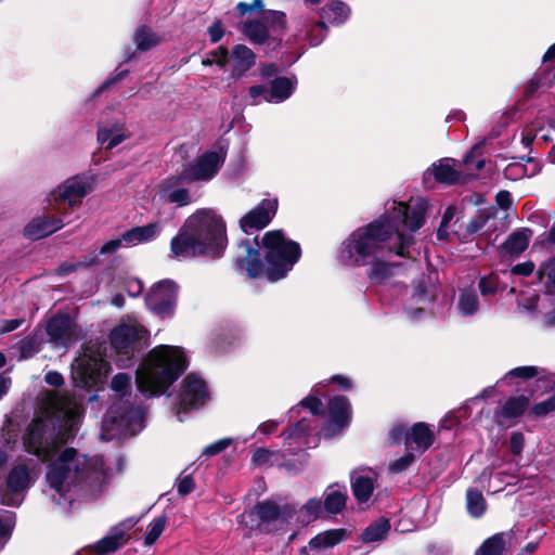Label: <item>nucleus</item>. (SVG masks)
<instances>
[{"instance_id": "nucleus-1", "label": "nucleus", "mask_w": 555, "mask_h": 555, "mask_svg": "<svg viewBox=\"0 0 555 555\" xmlns=\"http://www.w3.org/2000/svg\"><path fill=\"white\" fill-rule=\"evenodd\" d=\"M49 406L36 418L24 437L29 453L47 462V494L62 509H67L82 490L94 493L106 481L102 457L87 459L73 448H62L76 430L81 403L67 395L52 393Z\"/></svg>"}, {"instance_id": "nucleus-2", "label": "nucleus", "mask_w": 555, "mask_h": 555, "mask_svg": "<svg viewBox=\"0 0 555 555\" xmlns=\"http://www.w3.org/2000/svg\"><path fill=\"white\" fill-rule=\"evenodd\" d=\"M427 207V201L422 197L409 203L387 202L380 218L358 228L343 242L337 256L339 262L364 267L382 256H406L414 243L413 233L424 223Z\"/></svg>"}, {"instance_id": "nucleus-3", "label": "nucleus", "mask_w": 555, "mask_h": 555, "mask_svg": "<svg viewBox=\"0 0 555 555\" xmlns=\"http://www.w3.org/2000/svg\"><path fill=\"white\" fill-rule=\"evenodd\" d=\"M264 262L259 259V250L249 241L238 245V268L245 269L253 279L266 278L270 282L283 279L300 257L299 245L287 240L282 231L273 230L264 233L262 245Z\"/></svg>"}, {"instance_id": "nucleus-4", "label": "nucleus", "mask_w": 555, "mask_h": 555, "mask_svg": "<svg viewBox=\"0 0 555 555\" xmlns=\"http://www.w3.org/2000/svg\"><path fill=\"white\" fill-rule=\"evenodd\" d=\"M225 223L212 209H198L185 220L171 240V251L177 258L198 255L219 256L227 247Z\"/></svg>"}, {"instance_id": "nucleus-5", "label": "nucleus", "mask_w": 555, "mask_h": 555, "mask_svg": "<svg viewBox=\"0 0 555 555\" xmlns=\"http://www.w3.org/2000/svg\"><path fill=\"white\" fill-rule=\"evenodd\" d=\"M188 366L182 348L160 345L152 349L137 371V385L146 396H160Z\"/></svg>"}, {"instance_id": "nucleus-6", "label": "nucleus", "mask_w": 555, "mask_h": 555, "mask_svg": "<svg viewBox=\"0 0 555 555\" xmlns=\"http://www.w3.org/2000/svg\"><path fill=\"white\" fill-rule=\"evenodd\" d=\"M538 278L543 286L542 293L530 286L519 292L518 308L541 315L544 323L555 325V257L541 264Z\"/></svg>"}, {"instance_id": "nucleus-7", "label": "nucleus", "mask_w": 555, "mask_h": 555, "mask_svg": "<svg viewBox=\"0 0 555 555\" xmlns=\"http://www.w3.org/2000/svg\"><path fill=\"white\" fill-rule=\"evenodd\" d=\"M143 427V413L128 406L124 401L114 403L106 413L102 425V438L114 439L132 436Z\"/></svg>"}, {"instance_id": "nucleus-8", "label": "nucleus", "mask_w": 555, "mask_h": 555, "mask_svg": "<svg viewBox=\"0 0 555 555\" xmlns=\"http://www.w3.org/2000/svg\"><path fill=\"white\" fill-rule=\"evenodd\" d=\"M108 371L99 346L87 347L72 364V376L79 387L90 388L102 383Z\"/></svg>"}, {"instance_id": "nucleus-9", "label": "nucleus", "mask_w": 555, "mask_h": 555, "mask_svg": "<svg viewBox=\"0 0 555 555\" xmlns=\"http://www.w3.org/2000/svg\"><path fill=\"white\" fill-rule=\"evenodd\" d=\"M93 190V180L86 176H74L57 186H55L47 196L49 203H65L70 207H75L81 203Z\"/></svg>"}, {"instance_id": "nucleus-10", "label": "nucleus", "mask_w": 555, "mask_h": 555, "mask_svg": "<svg viewBox=\"0 0 555 555\" xmlns=\"http://www.w3.org/2000/svg\"><path fill=\"white\" fill-rule=\"evenodd\" d=\"M209 399L206 382L197 374L191 373L181 382L177 398V414L204 405Z\"/></svg>"}, {"instance_id": "nucleus-11", "label": "nucleus", "mask_w": 555, "mask_h": 555, "mask_svg": "<svg viewBox=\"0 0 555 555\" xmlns=\"http://www.w3.org/2000/svg\"><path fill=\"white\" fill-rule=\"evenodd\" d=\"M225 156L227 152L222 147L207 151L183 170L182 178L191 182L209 181L223 165Z\"/></svg>"}, {"instance_id": "nucleus-12", "label": "nucleus", "mask_w": 555, "mask_h": 555, "mask_svg": "<svg viewBox=\"0 0 555 555\" xmlns=\"http://www.w3.org/2000/svg\"><path fill=\"white\" fill-rule=\"evenodd\" d=\"M176 300L177 285L170 280L154 284L146 296L149 309L159 318H169L173 314Z\"/></svg>"}, {"instance_id": "nucleus-13", "label": "nucleus", "mask_w": 555, "mask_h": 555, "mask_svg": "<svg viewBox=\"0 0 555 555\" xmlns=\"http://www.w3.org/2000/svg\"><path fill=\"white\" fill-rule=\"evenodd\" d=\"M149 336L147 330L134 320H129L119 324L111 332L112 346L124 352H129L135 344L146 341Z\"/></svg>"}, {"instance_id": "nucleus-14", "label": "nucleus", "mask_w": 555, "mask_h": 555, "mask_svg": "<svg viewBox=\"0 0 555 555\" xmlns=\"http://www.w3.org/2000/svg\"><path fill=\"white\" fill-rule=\"evenodd\" d=\"M278 208L276 198L263 199L256 208L246 214L240 221L245 233L260 230L269 224Z\"/></svg>"}, {"instance_id": "nucleus-15", "label": "nucleus", "mask_w": 555, "mask_h": 555, "mask_svg": "<svg viewBox=\"0 0 555 555\" xmlns=\"http://www.w3.org/2000/svg\"><path fill=\"white\" fill-rule=\"evenodd\" d=\"M330 420L321 434L325 438H331L343 428L348 426L351 416L350 403L345 397H336L330 401Z\"/></svg>"}, {"instance_id": "nucleus-16", "label": "nucleus", "mask_w": 555, "mask_h": 555, "mask_svg": "<svg viewBox=\"0 0 555 555\" xmlns=\"http://www.w3.org/2000/svg\"><path fill=\"white\" fill-rule=\"evenodd\" d=\"M31 477L24 465L15 466L7 480V489L3 494V503L7 505H20L23 500L22 493L29 488Z\"/></svg>"}, {"instance_id": "nucleus-17", "label": "nucleus", "mask_w": 555, "mask_h": 555, "mask_svg": "<svg viewBox=\"0 0 555 555\" xmlns=\"http://www.w3.org/2000/svg\"><path fill=\"white\" fill-rule=\"evenodd\" d=\"M153 205L176 204L179 207L191 203L189 191L179 185V179L170 178L162 182L152 198Z\"/></svg>"}, {"instance_id": "nucleus-18", "label": "nucleus", "mask_w": 555, "mask_h": 555, "mask_svg": "<svg viewBox=\"0 0 555 555\" xmlns=\"http://www.w3.org/2000/svg\"><path fill=\"white\" fill-rule=\"evenodd\" d=\"M47 332L51 340L63 348H68L77 339L76 328L65 315L51 319Z\"/></svg>"}, {"instance_id": "nucleus-19", "label": "nucleus", "mask_w": 555, "mask_h": 555, "mask_svg": "<svg viewBox=\"0 0 555 555\" xmlns=\"http://www.w3.org/2000/svg\"><path fill=\"white\" fill-rule=\"evenodd\" d=\"M256 515L263 522H278L281 526L295 516V508L291 505L279 506L272 502L257 504L248 516Z\"/></svg>"}, {"instance_id": "nucleus-20", "label": "nucleus", "mask_w": 555, "mask_h": 555, "mask_svg": "<svg viewBox=\"0 0 555 555\" xmlns=\"http://www.w3.org/2000/svg\"><path fill=\"white\" fill-rule=\"evenodd\" d=\"M130 134L125 122L113 121L99 127L96 139L105 149L112 150L127 140Z\"/></svg>"}, {"instance_id": "nucleus-21", "label": "nucleus", "mask_w": 555, "mask_h": 555, "mask_svg": "<svg viewBox=\"0 0 555 555\" xmlns=\"http://www.w3.org/2000/svg\"><path fill=\"white\" fill-rule=\"evenodd\" d=\"M63 228L60 218L42 216L34 218L24 228V235L33 241L43 238Z\"/></svg>"}, {"instance_id": "nucleus-22", "label": "nucleus", "mask_w": 555, "mask_h": 555, "mask_svg": "<svg viewBox=\"0 0 555 555\" xmlns=\"http://www.w3.org/2000/svg\"><path fill=\"white\" fill-rule=\"evenodd\" d=\"M388 256H382L367 263L366 275L373 284H385L392 279L400 267L398 263L391 262Z\"/></svg>"}, {"instance_id": "nucleus-23", "label": "nucleus", "mask_w": 555, "mask_h": 555, "mask_svg": "<svg viewBox=\"0 0 555 555\" xmlns=\"http://www.w3.org/2000/svg\"><path fill=\"white\" fill-rule=\"evenodd\" d=\"M375 472L371 469L356 470L351 475V487L358 502H366L373 493Z\"/></svg>"}, {"instance_id": "nucleus-24", "label": "nucleus", "mask_w": 555, "mask_h": 555, "mask_svg": "<svg viewBox=\"0 0 555 555\" xmlns=\"http://www.w3.org/2000/svg\"><path fill=\"white\" fill-rule=\"evenodd\" d=\"M230 62L232 67L231 76L240 78L256 63L255 53L244 44H236L233 47Z\"/></svg>"}, {"instance_id": "nucleus-25", "label": "nucleus", "mask_w": 555, "mask_h": 555, "mask_svg": "<svg viewBox=\"0 0 555 555\" xmlns=\"http://www.w3.org/2000/svg\"><path fill=\"white\" fill-rule=\"evenodd\" d=\"M456 162L452 158H443L434 164L425 172V179L433 176L436 181L443 184H453L459 181L460 172L455 168Z\"/></svg>"}, {"instance_id": "nucleus-26", "label": "nucleus", "mask_w": 555, "mask_h": 555, "mask_svg": "<svg viewBox=\"0 0 555 555\" xmlns=\"http://www.w3.org/2000/svg\"><path fill=\"white\" fill-rule=\"evenodd\" d=\"M160 221L152 222L142 227H134L124 233V241L128 246L147 243L155 240L162 232Z\"/></svg>"}, {"instance_id": "nucleus-27", "label": "nucleus", "mask_w": 555, "mask_h": 555, "mask_svg": "<svg viewBox=\"0 0 555 555\" xmlns=\"http://www.w3.org/2000/svg\"><path fill=\"white\" fill-rule=\"evenodd\" d=\"M348 537V531L344 528L330 529L320 532L309 541V547L317 551L332 548Z\"/></svg>"}, {"instance_id": "nucleus-28", "label": "nucleus", "mask_w": 555, "mask_h": 555, "mask_svg": "<svg viewBox=\"0 0 555 555\" xmlns=\"http://www.w3.org/2000/svg\"><path fill=\"white\" fill-rule=\"evenodd\" d=\"M434 442V434L424 423H417L406 436L405 443L409 447L415 446L414 449L421 452L427 450Z\"/></svg>"}, {"instance_id": "nucleus-29", "label": "nucleus", "mask_w": 555, "mask_h": 555, "mask_svg": "<svg viewBox=\"0 0 555 555\" xmlns=\"http://www.w3.org/2000/svg\"><path fill=\"white\" fill-rule=\"evenodd\" d=\"M127 541L124 530L114 529L103 539L96 542L94 551L98 555H106L121 547Z\"/></svg>"}, {"instance_id": "nucleus-30", "label": "nucleus", "mask_w": 555, "mask_h": 555, "mask_svg": "<svg viewBox=\"0 0 555 555\" xmlns=\"http://www.w3.org/2000/svg\"><path fill=\"white\" fill-rule=\"evenodd\" d=\"M295 81L286 77H279L274 79L266 96V101L272 103H280L291 96L295 88Z\"/></svg>"}, {"instance_id": "nucleus-31", "label": "nucleus", "mask_w": 555, "mask_h": 555, "mask_svg": "<svg viewBox=\"0 0 555 555\" xmlns=\"http://www.w3.org/2000/svg\"><path fill=\"white\" fill-rule=\"evenodd\" d=\"M531 231L524 229L512 233L503 244V248L511 255H519L529 245Z\"/></svg>"}, {"instance_id": "nucleus-32", "label": "nucleus", "mask_w": 555, "mask_h": 555, "mask_svg": "<svg viewBox=\"0 0 555 555\" xmlns=\"http://www.w3.org/2000/svg\"><path fill=\"white\" fill-rule=\"evenodd\" d=\"M350 14V9L346 3L339 0L332 1L326 9H322V18L327 20L332 24L344 23Z\"/></svg>"}, {"instance_id": "nucleus-33", "label": "nucleus", "mask_w": 555, "mask_h": 555, "mask_svg": "<svg viewBox=\"0 0 555 555\" xmlns=\"http://www.w3.org/2000/svg\"><path fill=\"white\" fill-rule=\"evenodd\" d=\"M346 490L345 488L330 487L325 495L324 507L328 513L337 514L341 512L346 505Z\"/></svg>"}, {"instance_id": "nucleus-34", "label": "nucleus", "mask_w": 555, "mask_h": 555, "mask_svg": "<svg viewBox=\"0 0 555 555\" xmlns=\"http://www.w3.org/2000/svg\"><path fill=\"white\" fill-rule=\"evenodd\" d=\"M390 529V524L386 518H379L370 525L362 533L361 540L364 543L377 542L383 540Z\"/></svg>"}, {"instance_id": "nucleus-35", "label": "nucleus", "mask_w": 555, "mask_h": 555, "mask_svg": "<svg viewBox=\"0 0 555 555\" xmlns=\"http://www.w3.org/2000/svg\"><path fill=\"white\" fill-rule=\"evenodd\" d=\"M268 27L260 21H249L242 26V33L255 43H263L268 38Z\"/></svg>"}, {"instance_id": "nucleus-36", "label": "nucleus", "mask_w": 555, "mask_h": 555, "mask_svg": "<svg viewBox=\"0 0 555 555\" xmlns=\"http://www.w3.org/2000/svg\"><path fill=\"white\" fill-rule=\"evenodd\" d=\"M467 512L473 517H480L486 511V501L481 492L469 489L466 493Z\"/></svg>"}, {"instance_id": "nucleus-37", "label": "nucleus", "mask_w": 555, "mask_h": 555, "mask_svg": "<svg viewBox=\"0 0 555 555\" xmlns=\"http://www.w3.org/2000/svg\"><path fill=\"white\" fill-rule=\"evenodd\" d=\"M323 512V504L320 499H310L300 508V521L302 524H309L321 516Z\"/></svg>"}, {"instance_id": "nucleus-38", "label": "nucleus", "mask_w": 555, "mask_h": 555, "mask_svg": "<svg viewBox=\"0 0 555 555\" xmlns=\"http://www.w3.org/2000/svg\"><path fill=\"white\" fill-rule=\"evenodd\" d=\"M528 404V399L525 397L512 398L504 404L501 416L507 420L517 417L524 413Z\"/></svg>"}, {"instance_id": "nucleus-39", "label": "nucleus", "mask_w": 555, "mask_h": 555, "mask_svg": "<svg viewBox=\"0 0 555 555\" xmlns=\"http://www.w3.org/2000/svg\"><path fill=\"white\" fill-rule=\"evenodd\" d=\"M506 534L498 533L489 538L480 546L477 555H500L505 546Z\"/></svg>"}, {"instance_id": "nucleus-40", "label": "nucleus", "mask_w": 555, "mask_h": 555, "mask_svg": "<svg viewBox=\"0 0 555 555\" xmlns=\"http://www.w3.org/2000/svg\"><path fill=\"white\" fill-rule=\"evenodd\" d=\"M478 297L475 293L463 292L459 298L457 309L464 317L473 315L478 311Z\"/></svg>"}, {"instance_id": "nucleus-41", "label": "nucleus", "mask_w": 555, "mask_h": 555, "mask_svg": "<svg viewBox=\"0 0 555 555\" xmlns=\"http://www.w3.org/2000/svg\"><path fill=\"white\" fill-rule=\"evenodd\" d=\"M159 42V38L145 27H141L134 35V43L139 51H146L155 47Z\"/></svg>"}, {"instance_id": "nucleus-42", "label": "nucleus", "mask_w": 555, "mask_h": 555, "mask_svg": "<svg viewBox=\"0 0 555 555\" xmlns=\"http://www.w3.org/2000/svg\"><path fill=\"white\" fill-rule=\"evenodd\" d=\"M165 526H166V517L165 516H160V517L154 519L149 525V531H147V534L144 540L145 545L150 546V545L154 544L156 542V540L159 538V535L162 534V532L164 531Z\"/></svg>"}, {"instance_id": "nucleus-43", "label": "nucleus", "mask_w": 555, "mask_h": 555, "mask_svg": "<svg viewBox=\"0 0 555 555\" xmlns=\"http://www.w3.org/2000/svg\"><path fill=\"white\" fill-rule=\"evenodd\" d=\"M230 60L229 52L225 48L219 47L217 50L211 51L208 56L203 61V65L208 66L216 64L223 67Z\"/></svg>"}, {"instance_id": "nucleus-44", "label": "nucleus", "mask_w": 555, "mask_h": 555, "mask_svg": "<svg viewBox=\"0 0 555 555\" xmlns=\"http://www.w3.org/2000/svg\"><path fill=\"white\" fill-rule=\"evenodd\" d=\"M130 385V377L125 373H119L114 376L111 387L120 397L127 393Z\"/></svg>"}, {"instance_id": "nucleus-45", "label": "nucleus", "mask_w": 555, "mask_h": 555, "mask_svg": "<svg viewBox=\"0 0 555 555\" xmlns=\"http://www.w3.org/2000/svg\"><path fill=\"white\" fill-rule=\"evenodd\" d=\"M455 212H456V209L453 206H449L446 209V211H444V214L442 216V220H441L440 227H439L438 232H437L438 237L440 240L447 238L449 224L452 221V219L454 218Z\"/></svg>"}, {"instance_id": "nucleus-46", "label": "nucleus", "mask_w": 555, "mask_h": 555, "mask_svg": "<svg viewBox=\"0 0 555 555\" xmlns=\"http://www.w3.org/2000/svg\"><path fill=\"white\" fill-rule=\"evenodd\" d=\"M555 411V396L533 405L531 412L535 416H545Z\"/></svg>"}, {"instance_id": "nucleus-47", "label": "nucleus", "mask_w": 555, "mask_h": 555, "mask_svg": "<svg viewBox=\"0 0 555 555\" xmlns=\"http://www.w3.org/2000/svg\"><path fill=\"white\" fill-rule=\"evenodd\" d=\"M231 443H232L231 438L220 439V440L207 446L204 449L203 454L207 455V456L216 455V454L220 453L221 451H223L224 449H227Z\"/></svg>"}, {"instance_id": "nucleus-48", "label": "nucleus", "mask_w": 555, "mask_h": 555, "mask_svg": "<svg viewBox=\"0 0 555 555\" xmlns=\"http://www.w3.org/2000/svg\"><path fill=\"white\" fill-rule=\"evenodd\" d=\"M414 461V455L410 452L405 453L402 457L393 461L389 465V469L392 473H400L404 469H406Z\"/></svg>"}, {"instance_id": "nucleus-49", "label": "nucleus", "mask_w": 555, "mask_h": 555, "mask_svg": "<svg viewBox=\"0 0 555 555\" xmlns=\"http://www.w3.org/2000/svg\"><path fill=\"white\" fill-rule=\"evenodd\" d=\"M121 247H128V244H126V241H124V234L118 238L111 240V241L106 242L100 248V254H102V255L114 254Z\"/></svg>"}, {"instance_id": "nucleus-50", "label": "nucleus", "mask_w": 555, "mask_h": 555, "mask_svg": "<svg viewBox=\"0 0 555 555\" xmlns=\"http://www.w3.org/2000/svg\"><path fill=\"white\" fill-rule=\"evenodd\" d=\"M14 527V520L11 515L0 516V539L7 541Z\"/></svg>"}, {"instance_id": "nucleus-51", "label": "nucleus", "mask_w": 555, "mask_h": 555, "mask_svg": "<svg viewBox=\"0 0 555 555\" xmlns=\"http://www.w3.org/2000/svg\"><path fill=\"white\" fill-rule=\"evenodd\" d=\"M537 374H538V369L535 366H520V367L511 370L508 372L507 376L528 379V378L535 376Z\"/></svg>"}, {"instance_id": "nucleus-52", "label": "nucleus", "mask_w": 555, "mask_h": 555, "mask_svg": "<svg viewBox=\"0 0 555 555\" xmlns=\"http://www.w3.org/2000/svg\"><path fill=\"white\" fill-rule=\"evenodd\" d=\"M325 33H326V27H325L323 22H320V23L315 24L312 27L311 34L309 36L310 43L312 46L320 44L321 41L323 40L324 36H325Z\"/></svg>"}, {"instance_id": "nucleus-53", "label": "nucleus", "mask_w": 555, "mask_h": 555, "mask_svg": "<svg viewBox=\"0 0 555 555\" xmlns=\"http://www.w3.org/2000/svg\"><path fill=\"white\" fill-rule=\"evenodd\" d=\"M498 287L496 279L493 275L482 278L479 282V288L482 295L494 294Z\"/></svg>"}, {"instance_id": "nucleus-54", "label": "nucleus", "mask_w": 555, "mask_h": 555, "mask_svg": "<svg viewBox=\"0 0 555 555\" xmlns=\"http://www.w3.org/2000/svg\"><path fill=\"white\" fill-rule=\"evenodd\" d=\"M267 23L270 24L271 29H275V27L283 28L285 24V14L280 11H272L266 15Z\"/></svg>"}, {"instance_id": "nucleus-55", "label": "nucleus", "mask_w": 555, "mask_h": 555, "mask_svg": "<svg viewBox=\"0 0 555 555\" xmlns=\"http://www.w3.org/2000/svg\"><path fill=\"white\" fill-rule=\"evenodd\" d=\"M308 430V424L307 420L302 418L297 423L295 428L291 431L288 439H299L301 444L307 443L306 440H304V436L306 435Z\"/></svg>"}, {"instance_id": "nucleus-56", "label": "nucleus", "mask_w": 555, "mask_h": 555, "mask_svg": "<svg viewBox=\"0 0 555 555\" xmlns=\"http://www.w3.org/2000/svg\"><path fill=\"white\" fill-rule=\"evenodd\" d=\"M300 406L302 408H307L310 410V412L313 414V415H317L319 413H321V406H322V403L321 401L314 397V396H308L307 398H305L300 404Z\"/></svg>"}, {"instance_id": "nucleus-57", "label": "nucleus", "mask_w": 555, "mask_h": 555, "mask_svg": "<svg viewBox=\"0 0 555 555\" xmlns=\"http://www.w3.org/2000/svg\"><path fill=\"white\" fill-rule=\"evenodd\" d=\"M274 455L273 452L267 449H257L253 455V463L256 465H264L271 461Z\"/></svg>"}, {"instance_id": "nucleus-58", "label": "nucleus", "mask_w": 555, "mask_h": 555, "mask_svg": "<svg viewBox=\"0 0 555 555\" xmlns=\"http://www.w3.org/2000/svg\"><path fill=\"white\" fill-rule=\"evenodd\" d=\"M194 489V481L190 476H184L177 483V491L181 495L189 494Z\"/></svg>"}, {"instance_id": "nucleus-59", "label": "nucleus", "mask_w": 555, "mask_h": 555, "mask_svg": "<svg viewBox=\"0 0 555 555\" xmlns=\"http://www.w3.org/2000/svg\"><path fill=\"white\" fill-rule=\"evenodd\" d=\"M525 438L521 433H513L511 437V450L514 454H520L524 448Z\"/></svg>"}, {"instance_id": "nucleus-60", "label": "nucleus", "mask_w": 555, "mask_h": 555, "mask_svg": "<svg viewBox=\"0 0 555 555\" xmlns=\"http://www.w3.org/2000/svg\"><path fill=\"white\" fill-rule=\"evenodd\" d=\"M208 34L211 42H218L224 34L221 22L216 21L211 26H209Z\"/></svg>"}, {"instance_id": "nucleus-61", "label": "nucleus", "mask_w": 555, "mask_h": 555, "mask_svg": "<svg viewBox=\"0 0 555 555\" xmlns=\"http://www.w3.org/2000/svg\"><path fill=\"white\" fill-rule=\"evenodd\" d=\"M533 270H534V264L529 261V262L516 264L512 269L511 273L527 276V275L531 274L533 272Z\"/></svg>"}, {"instance_id": "nucleus-62", "label": "nucleus", "mask_w": 555, "mask_h": 555, "mask_svg": "<svg viewBox=\"0 0 555 555\" xmlns=\"http://www.w3.org/2000/svg\"><path fill=\"white\" fill-rule=\"evenodd\" d=\"M262 8H263L262 0H254L250 4L245 3V2H240L237 4V10L240 11V13L242 15H244L247 12L253 11V10H261Z\"/></svg>"}, {"instance_id": "nucleus-63", "label": "nucleus", "mask_w": 555, "mask_h": 555, "mask_svg": "<svg viewBox=\"0 0 555 555\" xmlns=\"http://www.w3.org/2000/svg\"><path fill=\"white\" fill-rule=\"evenodd\" d=\"M22 322H23L22 319L3 321L2 323H0V333L12 332V331L16 330L17 327H20Z\"/></svg>"}, {"instance_id": "nucleus-64", "label": "nucleus", "mask_w": 555, "mask_h": 555, "mask_svg": "<svg viewBox=\"0 0 555 555\" xmlns=\"http://www.w3.org/2000/svg\"><path fill=\"white\" fill-rule=\"evenodd\" d=\"M127 288L131 296H137L143 291V284L138 279H131L127 283Z\"/></svg>"}]
</instances>
